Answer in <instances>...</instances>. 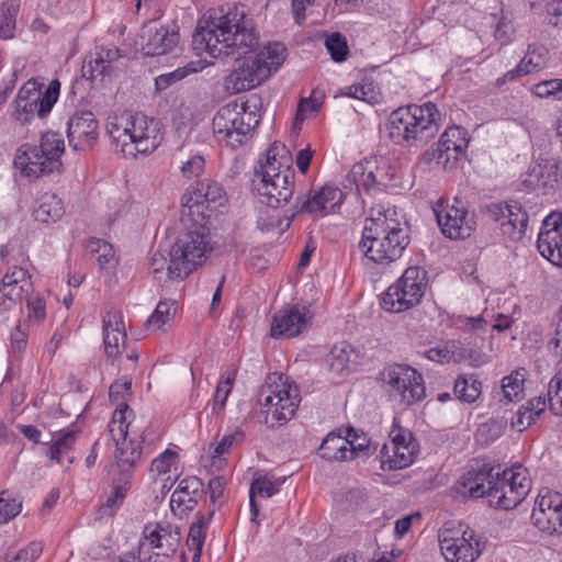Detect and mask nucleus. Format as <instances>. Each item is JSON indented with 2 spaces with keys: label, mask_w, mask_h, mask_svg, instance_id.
I'll list each match as a JSON object with an SVG mask.
<instances>
[{
  "label": "nucleus",
  "mask_w": 562,
  "mask_h": 562,
  "mask_svg": "<svg viewBox=\"0 0 562 562\" xmlns=\"http://www.w3.org/2000/svg\"><path fill=\"white\" fill-rule=\"evenodd\" d=\"M259 37H192L196 55L207 53L211 58L243 59L225 79V87L233 93L250 90L277 71L285 60L286 48L274 41L260 45Z\"/></svg>",
  "instance_id": "obj_1"
},
{
  "label": "nucleus",
  "mask_w": 562,
  "mask_h": 562,
  "mask_svg": "<svg viewBox=\"0 0 562 562\" xmlns=\"http://www.w3.org/2000/svg\"><path fill=\"white\" fill-rule=\"evenodd\" d=\"M457 491L464 497H486L491 506L507 510L521 503L529 486L520 465L503 470L501 465L484 464L463 473Z\"/></svg>",
  "instance_id": "obj_2"
},
{
  "label": "nucleus",
  "mask_w": 562,
  "mask_h": 562,
  "mask_svg": "<svg viewBox=\"0 0 562 562\" xmlns=\"http://www.w3.org/2000/svg\"><path fill=\"white\" fill-rule=\"evenodd\" d=\"M396 210L387 209L366 220L359 249L369 261L389 266L400 259L411 243L407 223L396 218Z\"/></svg>",
  "instance_id": "obj_3"
},
{
  "label": "nucleus",
  "mask_w": 562,
  "mask_h": 562,
  "mask_svg": "<svg viewBox=\"0 0 562 562\" xmlns=\"http://www.w3.org/2000/svg\"><path fill=\"white\" fill-rule=\"evenodd\" d=\"M439 112L431 102L409 104L394 110L387 123L390 138L400 145L418 146L438 133Z\"/></svg>",
  "instance_id": "obj_4"
},
{
  "label": "nucleus",
  "mask_w": 562,
  "mask_h": 562,
  "mask_svg": "<svg viewBox=\"0 0 562 562\" xmlns=\"http://www.w3.org/2000/svg\"><path fill=\"white\" fill-rule=\"evenodd\" d=\"M273 150L270 148L265 162L259 160V166L255 167L252 188L260 195L262 203L270 207H280L293 196L294 171L291 168L280 170Z\"/></svg>",
  "instance_id": "obj_5"
},
{
  "label": "nucleus",
  "mask_w": 562,
  "mask_h": 562,
  "mask_svg": "<svg viewBox=\"0 0 562 562\" xmlns=\"http://www.w3.org/2000/svg\"><path fill=\"white\" fill-rule=\"evenodd\" d=\"M255 35L251 18L236 3L207 9L198 20L193 35Z\"/></svg>",
  "instance_id": "obj_6"
},
{
  "label": "nucleus",
  "mask_w": 562,
  "mask_h": 562,
  "mask_svg": "<svg viewBox=\"0 0 562 562\" xmlns=\"http://www.w3.org/2000/svg\"><path fill=\"white\" fill-rule=\"evenodd\" d=\"M427 286V271L418 266L408 267L382 294L381 306L390 313L411 310L420 303Z\"/></svg>",
  "instance_id": "obj_7"
},
{
  "label": "nucleus",
  "mask_w": 562,
  "mask_h": 562,
  "mask_svg": "<svg viewBox=\"0 0 562 562\" xmlns=\"http://www.w3.org/2000/svg\"><path fill=\"white\" fill-rule=\"evenodd\" d=\"M212 250L213 246L204 227L187 231L177 238L169 251L172 268L170 273L186 279L206 260Z\"/></svg>",
  "instance_id": "obj_8"
},
{
  "label": "nucleus",
  "mask_w": 562,
  "mask_h": 562,
  "mask_svg": "<svg viewBox=\"0 0 562 562\" xmlns=\"http://www.w3.org/2000/svg\"><path fill=\"white\" fill-rule=\"evenodd\" d=\"M439 547L447 562H475L482 553L474 530L460 521H447L438 531Z\"/></svg>",
  "instance_id": "obj_9"
},
{
  "label": "nucleus",
  "mask_w": 562,
  "mask_h": 562,
  "mask_svg": "<svg viewBox=\"0 0 562 562\" xmlns=\"http://www.w3.org/2000/svg\"><path fill=\"white\" fill-rule=\"evenodd\" d=\"M259 123L254 112H247L246 104L237 102L222 106L215 114L212 126L218 140H225L228 146L236 148L243 143Z\"/></svg>",
  "instance_id": "obj_10"
},
{
  "label": "nucleus",
  "mask_w": 562,
  "mask_h": 562,
  "mask_svg": "<svg viewBox=\"0 0 562 562\" xmlns=\"http://www.w3.org/2000/svg\"><path fill=\"white\" fill-rule=\"evenodd\" d=\"M381 380L387 394L404 405L422 401L426 395L423 375L407 364H392L383 369Z\"/></svg>",
  "instance_id": "obj_11"
},
{
  "label": "nucleus",
  "mask_w": 562,
  "mask_h": 562,
  "mask_svg": "<svg viewBox=\"0 0 562 562\" xmlns=\"http://www.w3.org/2000/svg\"><path fill=\"white\" fill-rule=\"evenodd\" d=\"M133 415V411L127 406L124 409H116L109 424V431L112 435L116 446V464L122 473V480L132 477V470L140 460V442L134 439L127 441L128 425L127 419Z\"/></svg>",
  "instance_id": "obj_12"
},
{
  "label": "nucleus",
  "mask_w": 562,
  "mask_h": 562,
  "mask_svg": "<svg viewBox=\"0 0 562 562\" xmlns=\"http://www.w3.org/2000/svg\"><path fill=\"white\" fill-rule=\"evenodd\" d=\"M432 211L441 233L450 239H465L475 229L474 216L469 213L458 199H454L453 204L439 200L434 205Z\"/></svg>",
  "instance_id": "obj_13"
},
{
  "label": "nucleus",
  "mask_w": 562,
  "mask_h": 562,
  "mask_svg": "<svg viewBox=\"0 0 562 562\" xmlns=\"http://www.w3.org/2000/svg\"><path fill=\"white\" fill-rule=\"evenodd\" d=\"M225 191L215 181H201L192 184L182 195V207L188 209L189 215L210 217L211 213L223 205Z\"/></svg>",
  "instance_id": "obj_14"
},
{
  "label": "nucleus",
  "mask_w": 562,
  "mask_h": 562,
  "mask_svg": "<svg viewBox=\"0 0 562 562\" xmlns=\"http://www.w3.org/2000/svg\"><path fill=\"white\" fill-rule=\"evenodd\" d=\"M535 527L548 536H562V494L543 488L531 514Z\"/></svg>",
  "instance_id": "obj_15"
},
{
  "label": "nucleus",
  "mask_w": 562,
  "mask_h": 562,
  "mask_svg": "<svg viewBox=\"0 0 562 562\" xmlns=\"http://www.w3.org/2000/svg\"><path fill=\"white\" fill-rule=\"evenodd\" d=\"M259 403L280 425L292 418L299 407L297 390L285 384H268L260 389Z\"/></svg>",
  "instance_id": "obj_16"
},
{
  "label": "nucleus",
  "mask_w": 562,
  "mask_h": 562,
  "mask_svg": "<svg viewBox=\"0 0 562 562\" xmlns=\"http://www.w3.org/2000/svg\"><path fill=\"white\" fill-rule=\"evenodd\" d=\"M135 125L136 115L131 112H123L115 117V122L110 124L109 133L125 159L136 160L140 153L138 149L140 137L135 134Z\"/></svg>",
  "instance_id": "obj_17"
},
{
  "label": "nucleus",
  "mask_w": 562,
  "mask_h": 562,
  "mask_svg": "<svg viewBox=\"0 0 562 562\" xmlns=\"http://www.w3.org/2000/svg\"><path fill=\"white\" fill-rule=\"evenodd\" d=\"M562 214L552 213L542 223L538 235L537 248L542 257L555 266L562 262Z\"/></svg>",
  "instance_id": "obj_18"
},
{
  "label": "nucleus",
  "mask_w": 562,
  "mask_h": 562,
  "mask_svg": "<svg viewBox=\"0 0 562 562\" xmlns=\"http://www.w3.org/2000/svg\"><path fill=\"white\" fill-rule=\"evenodd\" d=\"M99 123L90 111L75 113L68 121L67 136L75 150L91 147L98 137Z\"/></svg>",
  "instance_id": "obj_19"
},
{
  "label": "nucleus",
  "mask_w": 562,
  "mask_h": 562,
  "mask_svg": "<svg viewBox=\"0 0 562 562\" xmlns=\"http://www.w3.org/2000/svg\"><path fill=\"white\" fill-rule=\"evenodd\" d=\"M306 307L291 306L280 310L272 317L270 335L273 338H293L300 335L308 321Z\"/></svg>",
  "instance_id": "obj_20"
},
{
  "label": "nucleus",
  "mask_w": 562,
  "mask_h": 562,
  "mask_svg": "<svg viewBox=\"0 0 562 562\" xmlns=\"http://www.w3.org/2000/svg\"><path fill=\"white\" fill-rule=\"evenodd\" d=\"M344 194L340 189L325 184L318 191L311 192L308 198L300 200L297 198L295 207L297 213H307L313 216H323L327 213V205L331 209L342 203Z\"/></svg>",
  "instance_id": "obj_21"
},
{
  "label": "nucleus",
  "mask_w": 562,
  "mask_h": 562,
  "mask_svg": "<svg viewBox=\"0 0 562 562\" xmlns=\"http://www.w3.org/2000/svg\"><path fill=\"white\" fill-rule=\"evenodd\" d=\"M206 491L201 479L189 476L181 480L178 487L173 491L170 499V507L173 512H191L202 499Z\"/></svg>",
  "instance_id": "obj_22"
},
{
  "label": "nucleus",
  "mask_w": 562,
  "mask_h": 562,
  "mask_svg": "<svg viewBox=\"0 0 562 562\" xmlns=\"http://www.w3.org/2000/svg\"><path fill=\"white\" fill-rule=\"evenodd\" d=\"M177 542L178 538L161 526L146 525L143 528V548L148 543L151 549H158L159 551L149 555L145 562H166L169 555L175 552Z\"/></svg>",
  "instance_id": "obj_23"
},
{
  "label": "nucleus",
  "mask_w": 562,
  "mask_h": 562,
  "mask_svg": "<svg viewBox=\"0 0 562 562\" xmlns=\"http://www.w3.org/2000/svg\"><path fill=\"white\" fill-rule=\"evenodd\" d=\"M380 186L379 169L373 168V162L369 160L355 164L344 181L345 189L356 188L357 191L364 190L366 192L374 191Z\"/></svg>",
  "instance_id": "obj_24"
},
{
  "label": "nucleus",
  "mask_w": 562,
  "mask_h": 562,
  "mask_svg": "<svg viewBox=\"0 0 562 562\" xmlns=\"http://www.w3.org/2000/svg\"><path fill=\"white\" fill-rule=\"evenodd\" d=\"M102 323L104 351L109 357L115 358L121 353L126 338L122 315L115 311L106 312Z\"/></svg>",
  "instance_id": "obj_25"
},
{
  "label": "nucleus",
  "mask_w": 562,
  "mask_h": 562,
  "mask_svg": "<svg viewBox=\"0 0 562 562\" xmlns=\"http://www.w3.org/2000/svg\"><path fill=\"white\" fill-rule=\"evenodd\" d=\"M37 146H27L25 149H19L14 164L25 176L40 177L50 173L57 168L56 165L48 164V159Z\"/></svg>",
  "instance_id": "obj_26"
},
{
  "label": "nucleus",
  "mask_w": 562,
  "mask_h": 562,
  "mask_svg": "<svg viewBox=\"0 0 562 562\" xmlns=\"http://www.w3.org/2000/svg\"><path fill=\"white\" fill-rule=\"evenodd\" d=\"M505 215V222H502L503 234L514 240L521 239L528 226V213L519 202L510 201Z\"/></svg>",
  "instance_id": "obj_27"
},
{
  "label": "nucleus",
  "mask_w": 562,
  "mask_h": 562,
  "mask_svg": "<svg viewBox=\"0 0 562 562\" xmlns=\"http://www.w3.org/2000/svg\"><path fill=\"white\" fill-rule=\"evenodd\" d=\"M36 203L37 205L33 211V216L37 222L45 224L55 223L65 213L61 199L53 192L43 193Z\"/></svg>",
  "instance_id": "obj_28"
},
{
  "label": "nucleus",
  "mask_w": 562,
  "mask_h": 562,
  "mask_svg": "<svg viewBox=\"0 0 562 562\" xmlns=\"http://www.w3.org/2000/svg\"><path fill=\"white\" fill-rule=\"evenodd\" d=\"M416 453V446H402V448L390 449L383 445L381 449V468L385 471H394L411 465Z\"/></svg>",
  "instance_id": "obj_29"
},
{
  "label": "nucleus",
  "mask_w": 562,
  "mask_h": 562,
  "mask_svg": "<svg viewBox=\"0 0 562 562\" xmlns=\"http://www.w3.org/2000/svg\"><path fill=\"white\" fill-rule=\"evenodd\" d=\"M210 64L211 63L203 59L191 60L183 67H179L173 71L157 76L155 78V93L159 94L188 76L203 70Z\"/></svg>",
  "instance_id": "obj_30"
},
{
  "label": "nucleus",
  "mask_w": 562,
  "mask_h": 562,
  "mask_svg": "<svg viewBox=\"0 0 562 562\" xmlns=\"http://www.w3.org/2000/svg\"><path fill=\"white\" fill-rule=\"evenodd\" d=\"M424 356L436 363L461 362L464 351L463 345L459 340H447L424 351Z\"/></svg>",
  "instance_id": "obj_31"
},
{
  "label": "nucleus",
  "mask_w": 562,
  "mask_h": 562,
  "mask_svg": "<svg viewBox=\"0 0 562 562\" xmlns=\"http://www.w3.org/2000/svg\"><path fill=\"white\" fill-rule=\"evenodd\" d=\"M176 311L177 303L175 301H160L143 325V331L148 334L166 333V325L173 318Z\"/></svg>",
  "instance_id": "obj_32"
},
{
  "label": "nucleus",
  "mask_w": 562,
  "mask_h": 562,
  "mask_svg": "<svg viewBox=\"0 0 562 562\" xmlns=\"http://www.w3.org/2000/svg\"><path fill=\"white\" fill-rule=\"evenodd\" d=\"M357 355L351 345L340 342L335 345L327 358L329 370L336 374L345 375L350 371V364L356 361Z\"/></svg>",
  "instance_id": "obj_33"
},
{
  "label": "nucleus",
  "mask_w": 562,
  "mask_h": 562,
  "mask_svg": "<svg viewBox=\"0 0 562 562\" xmlns=\"http://www.w3.org/2000/svg\"><path fill=\"white\" fill-rule=\"evenodd\" d=\"M86 249L89 254L97 256V261L101 271L111 272L115 269L117 259L113 246L99 238H90L86 243Z\"/></svg>",
  "instance_id": "obj_34"
},
{
  "label": "nucleus",
  "mask_w": 562,
  "mask_h": 562,
  "mask_svg": "<svg viewBox=\"0 0 562 562\" xmlns=\"http://www.w3.org/2000/svg\"><path fill=\"white\" fill-rule=\"evenodd\" d=\"M214 512V509H210L206 516L199 513L196 521L193 522L190 527L187 546L193 553V562H198L201 557L202 547L205 539V526L212 519Z\"/></svg>",
  "instance_id": "obj_35"
},
{
  "label": "nucleus",
  "mask_w": 562,
  "mask_h": 562,
  "mask_svg": "<svg viewBox=\"0 0 562 562\" xmlns=\"http://www.w3.org/2000/svg\"><path fill=\"white\" fill-rule=\"evenodd\" d=\"M482 393V382L474 374L459 375L454 381L453 394L462 403H474Z\"/></svg>",
  "instance_id": "obj_36"
},
{
  "label": "nucleus",
  "mask_w": 562,
  "mask_h": 562,
  "mask_svg": "<svg viewBox=\"0 0 562 562\" xmlns=\"http://www.w3.org/2000/svg\"><path fill=\"white\" fill-rule=\"evenodd\" d=\"M171 256L169 255V260H167V257L160 252L155 251L149 261H148V272L153 274V278L159 285H165L169 281H181L184 278L177 277L171 271Z\"/></svg>",
  "instance_id": "obj_37"
},
{
  "label": "nucleus",
  "mask_w": 562,
  "mask_h": 562,
  "mask_svg": "<svg viewBox=\"0 0 562 562\" xmlns=\"http://www.w3.org/2000/svg\"><path fill=\"white\" fill-rule=\"evenodd\" d=\"M38 148L42 150L41 153H44L47 159L50 160L48 164L58 167L60 164L59 158L65 149L64 139L58 133L47 132L43 134Z\"/></svg>",
  "instance_id": "obj_38"
},
{
  "label": "nucleus",
  "mask_w": 562,
  "mask_h": 562,
  "mask_svg": "<svg viewBox=\"0 0 562 562\" xmlns=\"http://www.w3.org/2000/svg\"><path fill=\"white\" fill-rule=\"evenodd\" d=\"M143 128V154L154 151L162 140V124L159 120L150 117L144 121Z\"/></svg>",
  "instance_id": "obj_39"
},
{
  "label": "nucleus",
  "mask_w": 562,
  "mask_h": 562,
  "mask_svg": "<svg viewBox=\"0 0 562 562\" xmlns=\"http://www.w3.org/2000/svg\"><path fill=\"white\" fill-rule=\"evenodd\" d=\"M438 144L441 147H452L457 153H465L469 145L468 133L460 126H450L441 135Z\"/></svg>",
  "instance_id": "obj_40"
},
{
  "label": "nucleus",
  "mask_w": 562,
  "mask_h": 562,
  "mask_svg": "<svg viewBox=\"0 0 562 562\" xmlns=\"http://www.w3.org/2000/svg\"><path fill=\"white\" fill-rule=\"evenodd\" d=\"M465 153H457L452 147H441L440 144H437V148L431 151L428 150L425 154V158L430 160H436V164L441 166L443 169H452L457 161L464 157Z\"/></svg>",
  "instance_id": "obj_41"
},
{
  "label": "nucleus",
  "mask_w": 562,
  "mask_h": 562,
  "mask_svg": "<svg viewBox=\"0 0 562 562\" xmlns=\"http://www.w3.org/2000/svg\"><path fill=\"white\" fill-rule=\"evenodd\" d=\"M20 10V0H2L0 12L1 35H12L15 30V18Z\"/></svg>",
  "instance_id": "obj_42"
},
{
  "label": "nucleus",
  "mask_w": 562,
  "mask_h": 562,
  "mask_svg": "<svg viewBox=\"0 0 562 562\" xmlns=\"http://www.w3.org/2000/svg\"><path fill=\"white\" fill-rule=\"evenodd\" d=\"M525 372L514 371L502 380V390L508 402L519 401L524 392Z\"/></svg>",
  "instance_id": "obj_43"
},
{
  "label": "nucleus",
  "mask_w": 562,
  "mask_h": 562,
  "mask_svg": "<svg viewBox=\"0 0 562 562\" xmlns=\"http://www.w3.org/2000/svg\"><path fill=\"white\" fill-rule=\"evenodd\" d=\"M76 441L75 431H66L60 435L49 447L46 449V454L49 456L52 461L59 463L61 457L67 454L74 447Z\"/></svg>",
  "instance_id": "obj_44"
},
{
  "label": "nucleus",
  "mask_w": 562,
  "mask_h": 562,
  "mask_svg": "<svg viewBox=\"0 0 562 562\" xmlns=\"http://www.w3.org/2000/svg\"><path fill=\"white\" fill-rule=\"evenodd\" d=\"M60 91V82L55 79L49 82L44 92L37 91L36 101L40 106V117H45L56 103Z\"/></svg>",
  "instance_id": "obj_45"
},
{
  "label": "nucleus",
  "mask_w": 562,
  "mask_h": 562,
  "mask_svg": "<svg viewBox=\"0 0 562 562\" xmlns=\"http://www.w3.org/2000/svg\"><path fill=\"white\" fill-rule=\"evenodd\" d=\"M22 508V502L9 491L0 492V524H7L16 517Z\"/></svg>",
  "instance_id": "obj_46"
},
{
  "label": "nucleus",
  "mask_w": 562,
  "mask_h": 562,
  "mask_svg": "<svg viewBox=\"0 0 562 562\" xmlns=\"http://www.w3.org/2000/svg\"><path fill=\"white\" fill-rule=\"evenodd\" d=\"M549 60V50L543 45L531 44L528 46L527 54L522 61L530 71H538L543 68Z\"/></svg>",
  "instance_id": "obj_47"
},
{
  "label": "nucleus",
  "mask_w": 562,
  "mask_h": 562,
  "mask_svg": "<svg viewBox=\"0 0 562 562\" xmlns=\"http://www.w3.org/2000/svg\"><path fill=\"white\" fill-rule=\"evenodd\" d=\"M548 402L555 416H562V372L559 371L548 386Z\"/></svg>",
  "instance_id": "obj_48"
},
{
  "label": "nucleus",
  "mask_w": 562,
  "mask_h": 562,
  "mask_svg": "<svg viewBox=\"0 0 562 562\" xmlns=\"http://www.w3.org/2000/svg\"><path fill=\"white\" fill-rule=\"evenodd\" d=\"M128 483L127 480H119V483L114 486L113 495L108 497L105 503L100 506L101 515H112L119 508L128 490Z\"/></svg>",
  "instance_id": "obj_49"
},
{
  "label": "nucleus",
  "mask_w": 562,
  "mask_h": 562,
  "mask_svg": "<svg viewBox=\"0 0 562 562\" xmlns=\"http://www.w3.org/2000/svg\"><path fill=\"white\" fill-rule=\"evenodd\" d=\"M531 91L539 98L562 101V79L543 80L532 86Z\"/></svg>",
  "instance_id": "obj_50"
},
{
  "label": "nucleus",
  "mask_w": 562,
  "mask_h": 562,
  "mask_svg": "<svg viewBox=\"0 0 562 562\" xmlns=\"http://www.w3.org/2000/svg\"><path fill=\"white\" fill-rule=\"evenodd\" d=\"M35 112L40 115V106L35 98L32 100L15 98L12 115L16 121L26 123L33 117Z\"/></svg>",
  "instance_id": "obj_51"
},
{
  "label": "nucleus",
  "mask_w": 562,
  "mask_h": 562,
  "mask_svg": "<svg viewBox=\"0 0 562 562\" xmlns=\"http://www.w3.org/2000/svg\"><path fill=\"white\" fill-rule=\"evenodd\" d=\"M109 66L110 60H105L103 56L100 55L82 66V76L91 82L102 80Z\"/></svg>",
  "instance_id": "obj_52"
},
{
  "label": "nucleus",
  "mask_w": 562,
  "mask_h": 562,
  "mask_svg": "<svg viewBox=\"0 0 562 562\" xmlns=\"http://www.w3.org/2000/svg\"><path fill=\"white\" fill-rule=\"evenodd\" d=\"M341 445H349V442L339 435L328 434L319 446L318 453L323 459L331 461L341 449Z\"/></svg>",
  "instance_id": "obj_53"
},
{
  "label": "nucleus",
  "mask_w": 562,
  "mask_h": 562,
  "mask_svg": "<svg viewBox=\"0 0 562 562\" xmlns=\"http://www.w3.org/2000/svg\"><path fill=\"white\" fill-rule=\"evenodd\" d=\"M325 47L336 63L345 61L349 55L346 37H325Z\"/></svg>",
  "instance_id": "obj_54"
},
{
  "label": "nucleus",
  "mask_w": 562,
  "mask_h": 562,
  "mask_svg": "<svg viewBox=\"0 0 562 562\" xmlns=\"http://www.w3.org/2000/svg\"><path fill=\"white\" fill-rule=\"evenodd\" d=\"M176 44V37H151L147 45L143 46V55H164L168 53Z\"/></svg>",
  "instance_id": "obj_55"
},
{
  "label": "nucleus",
  "mask_w": 562,
  "mask_h": 562,
  "mask_svg": "<svg viewBox=\"0 0 562 562\" xmlns=\"http://www.w3.org/2000/svg\"><path fill=\"white\" fill-rule=\"evenodd\" d=\"M204 157L200 154H195L182 164L180 167V172L184 178L191 179L200 177L204 172Z\"/></svg>",
  "instance_id": "obj_56"
},
{
  "label": "nucleus",
  "mask_w": 562,
  "mask_h": 562,
  "mask_svg": "<svg viewBox=\"0 0 562 562\" xmlns=\"http://www.w3.org/2000/svg\"><path fill=\"white\" fill-rule=\"evenodd\" d=\"M280 482H272L268 479H256L250 485L249 496H256L257 494L262 497H271L274 495L280 487Z\"/></svg>",
  "instance_id": "obj_57"
},
{
  "label": "nucleus",
  "mask_w": 562,
  "mask_h": 562,
  "mask_svg": "<svg viewBox=\"0 0 562 562\" xmlns=\"http://www.w3.org/2000/svg\"><path fill=\"white\" fill-rule=\"evenodd\" d=\"M42 544L32 542L26 548L20 550L11 560L0 558V562H35L42 553Z\"/></svg>",
  "instance_id": "obj_58"
},
{
  "label": "nucleus",
  "mask_w": 562,
  "mask_h": 562,
  "mask_svg": "<svg viewBox=\"0 0 562 562\" xmlns=\"http://www.w3.org/2000/svg\"><path fill=\"white\" fill-rule=\"evenodd\" d=\"M244 440V432L239 429H235L233 432L224 435L221 441L214 447L212 457L220 458L227 453L234 443L241 442Z\"/></svg>",
  "instance_id": "obj_59"
},
{
  "label": "nucleus",
  "mask_w": 562,
  "mask_h": 562,
  "mask_svg": "<svg viewBox=\"0 0 562 562\" xmlns=\"http://www.w3.org/2000/svg\"><path fill=\"white\" fill-rule=\"evenodd\" d=\"M177 459V453L170 449L165 450L150 464V473L164 474L167 473L171 464Z\"/></svg>",
  "instance_id": "obj_60"
},
{
  "label": "nucleus",
  "mask_w": 562,
  "mask_h": 562,
  "mask_svg": "<svg viewBox=\"0 0 562 562\" xmlns=\"http://www.w3.org/2000/svg\"><path fill=\"white\" fill-rule=\"evenodd\" d=\"M346 439L351 446L355 457H359L360 454H369L371 447L370 441L366 437L359 436L355 428L350 427L348 429Z\"/></svg>",
  "instance_id": "obj_61"
},
{
  "label": "nucleus",
  "mask_w": 562,
  "mask_h": 562,
  "mask_svg": "<svg viewBox=\"0 0 562 562\" xmlns=\"http://www.w3.org/2000/svg\"><path fill=\"white\" fill-rule=\"evenodd\" d=\"M501 435V425L496 420H488L482 424L476 432V440L488 443Z\"/></svg>",
  "instance_id": "obj_62"
},
{
  "label": "nucleus",
  "mask_w": 562,
  "mask_h": 562,
  "mask_svg": "<svg viewBox=\"0 0 562 562\" xmlns=\"http://www.w3.org/2000/svg\"><path fill=\"white\" fill-rule=\"evenodd\" d=\"M235 371L227 374V376L220 381V383L216 386V391L214 394V401L215 404H220V407L223 408L225 406V403L227 401V397L232 391V386L235 380Z\"/></svg>",
  "instance_id": "obj_63"
},
{
  "label": "nucleus",
  "mask_w": 562,
  "mask_h": 562,
  "mask_svg": "<svg viewBox=\"0 0 562 562\" xmlns=\"http://www.w3.org/2000/svg\"><path fill=\"white\" fill-rule=\"evenodd\" d=\"M539 176L543 179L542 184L552 187V182H558L561 177V170L557 162L546 161L543 165H538Z\"/></svg>",
  "instance_id": "obj_64"
}]
</instances>
